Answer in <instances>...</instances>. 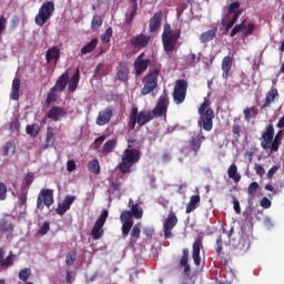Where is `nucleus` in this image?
Returning a JSON list of instances; mask_svg holds the SVG:
<instances>
[{
	"label": "nucleus",
	"mask_w": 284,
	"mask_h": 284,
	"mask_svg": "<svg viewBox=\"0 0 284 284\" xmlns=\"http://www.w3.org/2000/svg\"><path fill=\"white\" fill-rule=\"evenodd\" d=\"M169 108L170 98L165 92L159 97L156 105L153 108V110H142L139 112V108L133 106L129 115V130H134L136 124L140 125V128H143V125H148V123L153 121V119H164L165 121L168 119Z\"/></svg>",
	"instance_id": "1"
},
{
	"label": "nucleus",
	"mask_w": 284,
	"mask_h": 284,
	"mask_svg": "<svg viewBox=\"0 0 284 284\" xmlns=\"http://www.w3.org/2000/svg\"><path fill=\"white\" fill-rule=\"evenodd\" d=\"M139 161H141V150L132 149V144H129L121 155L118 170L121 174H130L132 168H134Z\"/></svg>",
	"instance_id": "2"
},
{
	"label": "nucleus",
	"mask_w": 284,
	"mask_h": 284,
	"mask_svg": "<svg viewBox=\"0 0 284 284\" xmlns=\"http://www.w3.org/2000/svg\"><path fill=\"white\" fill-rule=\"evenodd\" d=\"M179 39H181V28L172 30V26L165 23L162 33V45L168 57H171L174 50H176Z\"/></svg>",
	"instance_id": "3"
},
{
	"label": "nucleus",
	"mask_w": 284,
	"mask_h": 284,
	"mask_svg": "<svg viewBox=\"0 0 284 284\" xmlns=\"http://www.w3.org/2000/svg\"><path fill=\"white\" fill-rule=\"evenodd\" d=\"M199 125H201L205 132H212V128H214V110L210 108V101H207V99H205L199 108Z\"/></svg>",
	"instance_id": "4"
},
{
	"label": "nucleus",
	"mask_w": 284,
	"mask_h": 284,
	"mask_svg": "<svg viewBox=\"0 0 284 284\" xmlns=\"http://www.w3.org/2000/svg\"><path fill=\"white\" fill-rule=\"evenodd\" d=\"M161 74V70L153 69L149 71L143 80V88L141 89L142 97H148L151 92H154L155 88H159V75Z\"/></svg>",
	"instance_id": "5"
},
{
	"label": "nucleus",
	"mask_w": 284,
	"mask_h": 284,
	"mask_svg": "<svg viewBox=\"0 0 284 284\" xmlns=\"http://www.w3.org/2000/svg\"><path fill=\"white\" fill-rule=\"evenodd\" d=\"M52 14H54V2L47 1L40 7L39 12L34 18V21L39 26V28H43V26L48 23V19H50Z\"/></svg>",
	"instance_id": "6"
},
{
	"label": "nucleus",
	"mask_w": 284,
	"mask_h": 284,
	"mask_svg": "<svg viewBox=\"0 0 284 284\" xmlns=\"http://www.w3.org/2000/svg\"><path fill=\"white\" fill-rule=\"evenodd\" d=\"M185 97H187V81L185 79L176 80L173 91V99L176 105H181L185 101Z\"/></svg>",
	"instance_id": "7"
},
{
	"label": "nucleus",
	"mask_w": 284,
	"mask_h": 284,
	"mask_svg": "<svg viewBox=\"0 0 284 284\" xmlns=\"http://www.w3.org/2000/svg\"><path fill=\"white\" fill-rule=\"evenodd\" d=\"M109 212L108 210L102 211L100 217L95 221L92 230L91 236L93 241H99L104 234L103 225H105V221H108Z\"/></svg>",
	"instance_id": "8"
},
{
	"label": "nucleus",
	"mask_w": 284,
	"mask_h": 284,
	"mask_svg": "<svg viewBox=\"0 0 284 284\" xmlns=\"http://www.w3.org/2000/svg\"><path fill=\"white\" fill-rule=\"evenodd\" d=\"M178 223H179V217H176V213L171 211L163 223V232H164L165 240L172 239V236H174L172 234V231L174 230V227H176Z\"/></svg>",
	"instance_id": "9"
},
{
	"label": "nucleus",
	"mask_w": 284,
	"mask_h": 284,
	"mask_svg": "<svg viewBox=\"0 0 284 284\" xmlns=\"http://www.w3.org/2000/svg\"><path fill=\"white\" fill-rule=\"evenodd\" d=\"M150 63H152V60L150 58L145 59V52L140 53L133 62L135 77H141L150 68Z\"/></svg>",
	"instance_id": "10"
},
{
	"label": "nucleus",
	"mask_w": 284,
	"mask_h": 284,
	"mask_svg": "<svg viewBox=\"0 0 284 284\" xmlns=\"http://www.w3.org/2000/svg\"><path fill=\"white\" fill-rule=\"evenodd\" d=\"M254 30H256L254 23L247 24V21L244 20L232 29L230 37H236L239 32H242L243 37H250L251 34H254Z\"/></svg>",
	"instance_id": "11"
},
{
	"label": "nucleus",
	"mask_w": 284,
	"mask_h": 284,
	"mask_svg": "<svg viewBox=\"0 0 284 284\" xmlns=\"http://www.w3.org/2000/svg\"><path fill=\"white\" fill-rule=\"evenodd\" d=\"M201 250H203V237L199 236L195 239L192 247V258L196 267L201 266Z\"/></svg>",
	"instance_id": "12"
},
{
	"label": "nucleus",
	"mask_w": 284,
	"mask_h": 284,
	"mask_svg": "<svg viewBox=\"0 0 284 284\" xmlns=\"http://www.w3.org/2000/svg\"><path fill=\"white\" fill-rule=\"evenodd\" d=\"M261 146L263 150H270V144L274 141V124L270 123L265 128V132L262 134Z\"/></svg>",
	"instance_id": "13"
},
{
	"label": "nucleus",
	"mask_w": 284,
	"mask_h": 284,
	"mask_svg": "<svg viewBox=\"0 0 284 284\" xmlns=\"http://www.w3.org/2000/svg\"><path fill=\"white\" fill-rule=\"evenodd\" d=\"M120 221L122 223V235L128 236L134 227V220L130 219V213L121 214Z\"/></svg>",
	"instance_id": "14"
},
{
	"label": "nucleus",
	"mask_w": 284,
	"mask_h": 284,
	"mask_svg": "<svg viewBox=\"0 0 284 284\" xmlns=\"http://www.w3.org/2000/svg\"><path fill=\"white\" fill-rule=\"evenodd\" d=\"M130 75V67H128V62L122 61L119 62L116 67V77L122 83H126Z\"/></svg>",
	"instance_id": "15"
},
{
	"label": "nucleus",
	"mask_w": 284,
	"mask_h": 284,
	"mask_svg": "<svg viewBox=\"0 0 284 284\" xmlns=\"http://www.w3.org/2000/svg\"><path fill=\"white\" fill-rule=\"evenodd\" d=\"M150 36L140 33L131 38L130 43L131 45H133V48H148V45L150 44Z\"/></svg>",
	"instance_id": "16"
},
{
	"label": "nucleus",
	"mask_w": 284,
	"mask_h": 284,
	"mask_svg": "<svg viewBox=\"0 0 284 284\" xmlns=\"http://www.w3.org/2000/svg\"><path fill=\"white\" fill-rule=\"evenodd\" d=\"M69 81H70V73L65 71L58 78V80L55 81V84L52 88L57 92H63V90L68 88Z\"/></svg>",
	"instance_id": "17"
},
{
	"label": "nucleus",
	"mask_w": 284,
	"mask_h": 284,
	"mask_svg": "<svg viewBox=\"0 0 284 284\" xmlns=\"http://www.w3.org/2000/svg\"><path fill=\"white\" fill-rule=\"evenodd\" d=\"M112 116H113L112 110L104 109L99 112L95 123L97 125H108V123L112 121Z\"/></svg>",
	"instance_id": "18"
},
{
	"label": "nucleus",
	"mask_w": 284,
	"mask_h": 284,
	"mask_svg": "<svg viewBox=\"0 0 284 284\" xmlns=\"http://www.w3.org/2000/svg\"><path fill=\"white\" fill-rule=\"evenodd\" d=\"M179 265L180 267L184 268V274H190L192 272V267L190 266V250H182V256L180 258Z\"/></svg>",
	"instance_id": "19"
},
{
	"label": "nucleus",
	"mask_w": 284,
	"mask_h": 284,
	"mask_svg": "<svg viewBox=\"0 0 284 284\" xmlns=\"http://www.w3.org/2000/svg\"><path fill=\"white\" fill-rule=\"evenodd\" d=\"M45 59L47 63L54 61V63L58 64L59 59H61V49H59V47L49 48L45 53Z\"/></svg>",
	"instance_id": "20"
},
{
	"label": "nucleus",
	"mask_w": 284,
	"mask_h": 284,
	"mask_svg": "<svg viewBox=\"0 0 284 284\" xmlns=\"http://www.w3.org/2000/svg\"><path fill=\"white\" fill-rule=\"evenodd\" d=\"M47 116L48 119H51V121H61V119L65 116V111L61 106H53L49 110Z\"/></svg>",
	"instance_id": "21"
},
{
	"label": "nucleus",
	"mask_w": 284,
	"mask_h": 284,
	"mask_svg": "<svg viewBox=\"0 0 284 284\" xmlns=\"http://www.w3.org/2000/svg\"><path fill=\"white\" fill-rule=\"evenodd\" d=\"M39 196H41L44 205H47V207H50V205H52L54 203V191L50 190V189H42Z\"/></svg>",
	"instance_id": "22"
},
{
	"label": "nucleus",
	"mask_w": 284,
	"mask_h": 284,
	"mask_svg": "<svg viewBox=\"0 0 284 284\" xmlns=\"http://www.w3.org/2000/svg\"><path fill=\"white\" fill-rule=\"evenodd\" d=\"M203 141H205V135H203V133H199L192 136L190 142V148L193 152H195V154L201 150V145L203 144Z\"/></svg>",
	"instance_id": "23"
},
{
	"label": "nucleus",
	"mask_w": 284,
	"mask_h": 284,
	"mask_svg": "<svg viewBox=\"0 0 284 284\" xmlns=\"http://www.w3.org/2000/svg\"><path fill=\"white\" fill-rule=\"evenodd\" d=\"M162 19H163V13L161 11L154 13V16L150 19V22H149L150 32H156V30L161 28Z\"/></svg>",
	"instance_id": "24"
},
{
	"label": "nucleus",
	"mask_w": 284,
	"mask_h": 284,
	"mask_svg": "<svg viewBox=\"0 0 284 284\" xmlns=\"http://www.w3.org/2000/svg\"><path fill=\"white\" fill-rule=\"evenodd\" d=\"M20 90H21V80L19 78H16L12 81L11 93H10V99L12 101H19Z\"/></svg>",
	"instance_id": "25"
},
{
	"label": "nucleus",
	"mask_w": 284,
	"mask_h": 284,
	"mask_svg": "<svg viewBox=\"0 0 284 284\" xmlns=\"http://www.w3.org/2000/svg\"><path fill=\"white\" fill-rule=\"evenodd\" d=\"M219 32V28L214 27L200 36L201 43H210V41H214L216 33Z\"/></svg>",
	"instance_id": "26"
},
{
	"label": "nucleus",
	"mask_w": 284,
	"mask_h": 284,
	"mask_svg": "<svg viewBox=\"0 0 284 284\" xmlns=\"http://www.w3.org/2000/svg\"><path fill=\"white\" fill-rule=\"evenodd\" d=\"M130 214V219H143V209L139 204H132L131 211H122L121 214Z\"/></svg>",
	"instance_id": "27"
},
{
	"label": "nucleus",
	"mask_w": 284,
	"mask_h": 284,
	"mask_svg": "<svg viewBox=\"0 0 284 284\" xmlns=\"http://www.w3.org/2000/svg\"><path fill=\"white\" fill-rule=\"evenodd\" d=\"M276 97H278V89L272 88L266 94V99L262 105V110L265 108H270V105H272V103L276 101Z\"/></svg>",
	"instance_id": "28"
},
{
	"label": "nucleus",
	"mask_w": 284,
	"mask_h": 284,
	"mask_svg": "<svg viewBox=\"0 0 284 284\" xmlns=\"http://www.w3.org/2000/svg\"><path fill=\"white\" fill-rule=\"evenodd\" d=\"M230 70H232V58L226 55L222 60V77L223 79L227 80L230 77Z\"/></svg>",
	"instance_id": "29"
},
{
	"label": "nucleus",
	"mask_w": 284,
	"mask_h": 284,
	"mask_svg": "<svg viewBox=\"0 0 284 284\" xmlns=\"http://www.w3.org/2000/svg\"><path fill=\"white\" fill-rule=\"evenodd\" d=\"M80 79H81V73H80L79 69H77L74 74L72 75V78L69 80V85H68L69 92L77 91V88H79Z\"/></svg>",
	"instance_id": "30"
},
{
	"label": "nucleus",
	"mask_w": 284,
	"mask_h": 284,
	"mask_svg": "<svg viewBox=\"0 0 284 284\" xmlns=\"http://www.w3.org/2000/svg\"><path fill=\"white\" fill-rule=\"evenodd\" d=\"M227 176L232 179L234 183H239L241 181V174L239 173V166L236 164H231L227 169Z\"/></svg>",
	"instance_id": "31"
},
{
	"label": "nucleus",
	"mask_w": 284,
	"mask_h": 284,
	"mask_svg": "<svg viewBox=\"0 0 284 284\" xmlns=\"http://www.w3.org/2000/svg\"><path fill=\"white\" fill-rule=\"evenodd\" d=\"M201 203V195H193L190 197V202L186 205V214H191V212H194V210H196V207H199L197 204Z\"/></svg>",
	"instance_id": "32"
},
{
	"label": "nucleus",
	"mask_w": 284,
	"mask_h": 284,
	"mask_svg": "<svg viewBox=\"0 0 284 284\" xmlns=\"http://www.w3.org/2000/svg\"><path fill=\"white\" fill-rule=\"evenodd\" d=\"M98 45H99V40L97 38H93L90 42L85 44V47H82L81 54H90L94 52Z\"/></svg>",
	"instance_id": "33"
},
{
	"label": "nucleus",
	"mask_w": 284,
	"mask_h": 284,
	"mask_svg": "<svg viewBox=\"0 0 284 284\" xmlns=\"http://www.w3.org/2000/svg\"><path fill=\"white\" fill-rule=\"evenodd\" d=\"M130 236L131 243H138V241L141 239V222H138L135 225L132 226Z\"/></svg>",
	"instance_id": "34"
},
{
	"label": "nucleus",
	"mask_w": 284,
	"mask_h": 284,
	"mask_svg": "<svg viewBox=\"0 0 284 284\" xmlns=\"http://www.w3.org/2000/svg\"><path fill=\"white\" fill-rule=\"evenodd\" d=\"M116 148V140L115 139H111L109 141H106L104 143V145L102 146V154H112V152H114Z\"/></svg>",
	"instance_id": "35"
},
{
	"label": "nucleus",
	"mask_w": 284,
	"mask_h": 284,
	"mask_svg": "<svg viewBox=\"0 0 284 284\" xmlns=\"http://www.w3.org/2000/svg\"><path fill=\"white\" fill-rule=\"evenodd\" d=\"M243 114L245 121H252L253 116L258 114V109H256V106L245 108Z\"/></svg>",
	"instance_id": "36"
},
{
	"label": "nucleus",
	"mask_w": 284,
	"mask_h": 284,
	"mask_svg": "<svg viewBox=\"0 0 284 284\" xmlns=\"http://www.w3.org/2000/svg\"><path fill=\"white\" fill-rule=\"evenodd\" d=\"M10 152H12V154L17 152V144H14V142L12 141L7 142L6 145L2 148V156H8Z\"/></svg>",
	"instance_id": "37"
},
{
	"label": "nucleus",
	"mask_w": 284,
	"mask_h": 284,
	"mask_svg": "<svg viewBox=\"0 0 284 284\" xmlns=\"http://www.w3.org/2000/svg\"><path fill=\"white\" fill-rule=\"evenodd\" d=\"M101 26H103V18H101V16H99V14L94 16L91 21V30L93 32H97V30H99V28H101Z\"/></svg>",
	"instance_id": "38"
},
{
	"label": "nucleus",
	"mask_w": 284,
	"mask_h": 284,
	"mask_svg": "<svg viewBox=\"0 0 284 284\" xmlns=\"http://www.w3.org/2000/svg\"><path fill=\"white\" fill-rule=\"evenodd\" d=\"M89 172H92V174H100L101 173V166L99 165V160H92L88 164Z\"/></svg>",
	"instance_id": "39"
},
{
	"label": "nucleus",
	"mask_w": 284,
	"mask_h": 284,
	"mask_svg": "<svg viewBox=\"0 0 284 284\" xmlns=\"http://www.w3.org/2000/svg\"><path fill=\"white\" fill-rule=\"evenodd\" d=\"M0 230L4 234H9L13 230L12 223L8 222L6 219L0 220Z\"/></svg>",
	"instance_id": "40"
},
{
	"label": "nucleus",
	"mask_w": 284,
	"mask_h": 284,
	"mask_svg": "<svg viewBox=\"0 0 284 284\" xmlns=\"http://www.w3.org/2000/svg\"><path fill=\"white\" fill-rule=\"evenodd\" d=\"M19 278L20 281H23L24 283L28 282L30 276H32V270L30 267H24L19 272Z\"/></svg>",
	"instance_id": "41"
},
{
	"label": "nucleus",
	"mask_w": 284,
	"mask_h": 284,
	"mask_svg": "<svg viewBox=\"0 0 284 284\" xmlns=\"http://www.w3.org/2000/svg\"><path fill=\"white\" fill-rule=\"evenodd\" d=\"M14 258H17V255L10 252V254L3 260L2 267H12V265H14Z\"/></svg>",
	"instance_id": "42"
},
{
	"label": "nucleus",
	"mask_w": 284,
	"mask_h": 284,
	"mask_svg": "<svg viewBox=\"0 0 284 284\" xmlns=\"http://www.w3.org/2000/svg\"><path fill=\"white\" fill-rule=\"evenodd\" d=\"M20 205H26L28 203V187L22 186L19 196Z\"/></svg>",
	"instance_id": "43"
},
{
	"label": "nucleus",
	"mask_w": 284,
	"mask_h": 284,
	"mask_svg": "<svg viewBox=\"0 0 284 284\" xmlns=\"http://www.w3.org/2000/svg\"><path fill=\"white\" fill-rule=\"evenodd\" d=\"M112 34H113L112 28L109 27L105 30L104 34L101 36L102 43H110V40L112 39Z\"/></svg>",
	"instance_id": "44"
},
{
	"label": "nucleus",
	"mask_w": 284,
	"mask_h": 284,
	"mask_svg": "<svg viewBox=\"0 0 284 284\" xmlns=\"http://www.w3.org/2000/svg\"><path fill=\"white\" fill-rule=\"evenodd\" d=\"M74 201H77V196L74 195H65L62 204L70 210V207H72V203H74Z\"/></svg>",
	"instance_id": "45"
},
{
	"label": "nucleus",
	"mask_w": 284,
	"mask_h": 284,
	"mask_svg": "<svg viewBox=\"0 0 284 284\" xmlns=\"http://www.w3.org/2000/svg\"><path fill=\"white\" fill-rule=\"evenodd\" d=\"M6 199H8V185L0 182V201H6Z\"/></svg>",
	"instance_id": "46"
},
{
	"label": "nucleus",
	"mask_w": 284,
	"mask_h": 284,
	"mask_svg": "<svg viewBox=\"0 0 284 284\" xmlns=\"http://www.w3.org/2000/svg\"><path fill=\"white\" fill-rule=\"evenodd\" d=\"M54 92H58L57 90H53V88L50 89L47 95V103L48 105L54 103L57 101V94Z\"/></svg>",
	"instance_id": "47"
},
{
	"label": "nucleus",
	"mask_w": 284,
	"mask_h": 284,
	"mask_svg": "<svg viewBox=\"0 0 284 284\" xmlns=\"http://www.w3.org/2000/svg\"><path fill=\"white\" fill-rule=\"evenodd\" d=\"M280 145H281V139H278V136H275L270 143V150H272V152H278Z\"/></svg>",
	"instance_id": "48"
},
{
	"label": "nucleus",
	"mask_w": 284,
	"mask_h": 284,
	"mask_svg": "<svg viewBox=\"0 0 284 284\" xmlns=\"http://www.w3.org/2000/svg\"><path fill=\"white\" fill-rule=\"evenodd\" d=\"M74 261H77V253L75 251L69 252L65 257L67 265H74Z\"/></svg>",
	"instance_id": "49"
},
{
	"label": "nucleus",
	"mask_w": 284,
	"mask_h": 284,
	"mask_svg": "<svg viewBox=\"0 0 284 284\" xmlns=\"http://www.w3.org/2000/svg\"><path fill=\"white\" fill-rule=\"evenodd\" d=\"M54 141V129L48 126L47 129V144L45 148L50 145V142Z\"/></svg>",
	"instance_id": "50"
},
{
	"label": "nucleus",
	"mask_w": 284,
	"mask_h": 284,
	"mask_svg": "<svg viewBox=\"0 0 284 284\" xmlns=\"http://www.w3.org/2000/svg\"><path fill=\"white\" fill-rule=\"evenodd\" d=\"M278 170H281V165H274L267 171L266 176L268 181H272V179H274V174H276Z\"/></svg>",
	"instance_id": "51"
},
{
	"label": "nucleus",
	"mask_w": 284,
	"mask_h": 284,
	"mask_svg": "<svg viewBox=\"0 0 284 284\" xmlns=\"http://www.w3.org/2000/svg\"><path fill=\"white\" fill-rule=\"evenodd\" d=\"M32 183H34V173H28L26 176H24V187H30L32 185Z\"/></svg>",
	"instance_id": "52"
},
{
	"label": "nucleus",
	"mask_w": 284,
	"mask_h": 284,
	"mask_svg": "<svg viewBox=\"0 0 284 284\" xmlns=\"http://www.w3.org/2000/svg\"><path fill=\"white\" fill-rule=\"evenodd\" d=\"M254 171L257 174V176H260L261 179H263V176H265V168H263V165L255 163Z\"/></svg>",
	"instance_id": "53"
},
{
	"label": "nucleus",
	"mask_w": 284,
	"mask_h": 284,
	"mask_svg": "<svg viewBox=\"0 0 284 284\" xmlns=\"http://www.w3.org/2000/svg\"><path fill=\"white\" fill-rule=\"evenodd\" d=\"M256 190H258V182H252L247 187V194H250V196H254V194H256Z\"/></svg>",
	"instance_id": "54"
},
{
	"label": "nucleus",
	"mask_w": 284,
	"mask_h": 284,
	"mask_svg": "<svg viewBox=\"0 0 284 284\" xmlns=\"http://www.w3.org/2000/svg\"><path fill=\"white\" fill-rule=\"evenodd\" d=\"M242 131H243V126H241V124H234L232 126V132H233L235 139H241Z\"/></svg>",
	"instance_id": "55"
},
{
	"label": "nucleus",
	"mask_w": 284,
	"mask_h": 284,
	"mask_svg": "<svg viewBox=\"0 0 284 284\" xmlns=\"http://www.w3.org/2000/svg\"><path fill=\"white\" fill-rule=\"evenodd\" d=\"M239 8H241V2H239V1L232 2L229 6V14L236 13V10H239Z\"/></svg>",
	"instance_id": "56"
},
{
	"label": "nucleus",
	"mask_w": 284,
	"mask_h": 284,
	"mask_svg": "<svg viewBox=\"0 0 284 284\" xmlns=\"http://www.w3.org/2000/svg\"><path fill=\"white\" fill-rule=\"evenodd\" d=\"M215 252L217 255H220L221 252H223V237L221 235L216 239Z\"/></svg>",
	"instance_id": "57"
},
{
	"label": "nucleus",
	"mask_w": 284,
	"mask_h": 284,
	"mask_svg": "<svg viewBox=\"0 0 284 284\" xmlns=\"http://www.w3.org/2000/svg\"><path fill=\"white\" fill-rule=\"evenodd\" d=\"M8 26V19L4 16H0V36L3 34Z\"/></svg>",
	"instance_id": "58"
},
{
	"label": "nucleus",
	"mask_w": 284,
	"mask_h": 284,
	"mask_svg": "<svg viewBox=\"0 0 284 284\" xmlns=\"http://www.w3.org/2000/svg\"><path fill=\"white\" fill-rule=\"evenodd\" d=\"M68 206H64L63 202L58 204V207L55 209V213L59 214V216H63L65 212L68 211Z\"/></svg>",
	"instance_id": "59"
},
{
	"label": "nucleus",
	"mask_w": 284,
	"mask_h": 284,
	"mask_svg": "<svg viewBox=\"0 0 284 284\" xmlns=\"http://www.w3.org/2000/svg\"><path fill=\"white\" fill-rule=\"evenodd\" d=\"M19 128H21V124L19 123V119H14L10 122V130L11 132H19Z\"/></svg>",
	"instance_id": "60"
},
{
	"label": "nucleus",
	"mask_w": 284,
	"mask_h": 284,
	"mask_svg": "<svg viewBox=\"0 0 284 284\" xmlns=\"http://www.w3.org/2000/svg\"><path fill=\"white\" fill-rule=\"evenodd\" d=\"M136 16V3L132 7L129 17L126 18V23H132L134 17Z\"/></svg>",
	"instance_id": "61"
},
{
	"label": "nucleus",
	"mask_w": 284,
	"mask_h": 284,
	"mask_svg": "<svg viewBox=\"0 0 284 284\" xmlns=\"http://www.w3.org/2000/svg\"><path fill=\"white\" fill-rule=\"evenodd\" d=\"M47 232H50V222H44L38 231V233L42 235H45Z\"/></svg>",
	"instance_id": "62"
},
{
	"label": "nucleus",
	"mask_w": 284,
	"mask_h": 284,
	"mask_svg": "<svg viewBox=\"0 0 284 284\" xmlns=\"http://www.w3.org/2000/svg\"><path fill=\"white\" fill-rule=\"evenodd\" d=\"M260 205L264 207V210H268V207H272V201L267 197H262Z\"/></svg>",
	"instance_id": "63"
},
{
	"label": "nucleus",
	"mask_w": 284,
	"mask_h": 284,
	"mask_svg": "<svg viewBox=\"0 0 284 284\" xmlns=\"http://www.w3.org/2000/svg\"><path fill=\"white\" fill-rule=\"evenodd\" d=\"M27 134H30L31 136H37L39 134V131H34V125H27L26 128Z\"/></svg>",
	"instance_id": "64"
}]
</instances>
